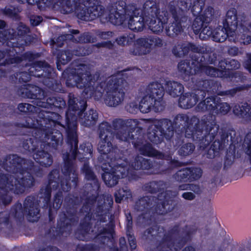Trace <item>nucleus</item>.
I'll list each match as a JSON object with an SVG mask.
<instances>
[{
	"label": "nucleus",
	"mask_w": 251,
	"mask_h": 251,
	"mask_svg": "<svg viewBox=\"0 0 251 251\" xmlns=\"http://www.w3.org/2000/svg\"><path fill=\"white\" fill-rule=\"evenodd\" d=\"M69 154L64 159V162L61 168L64 176L60 175L59 168L53 169L49 174L48 183L45 188L42 187L39 194L29 195L25 199L23 206L19 201L16 202L11 206L9 211L0 212V226H3L9 230L13 229L11 218L16 222L21 223L24 220V216L26 215L29 221L35 222L39 218V203L43 199L44 203L42 207L48 209L49 221L54 223L57 211L52 207L51 199V186L57 189L59 186L63 191H68L71 189L70 182L75 187L78 185V174L75 169L74 163L69 158Z\"/></svg>",
	"instance_id": "obj_1"
},
{
	"label": "nucleus",
	"mask_w": 251,
	"mask_h": 251,
	"mask_svg": "<svg viewBox=\"0 0 251 251\" xmlns=\"http://www.w3.org/2000/svg\"><path fill=\"white\" fill-rule=\"evenodd\" d=\"M219 130V126L211 114L203 115L200 121L195 116L190 118L181 113L177 114L173 122L167 118L155 119L148 127L147 136L152 144L158 145L164 138L169 140L175 132L192 139L200 150H205L218 135Z\"/></svg>",
	"instance_id": "obj_2"
},
{
	"label": "nucleus",
	"mask_w": 251,
	"mask_h": 251,
	"mask_svg": "<svg viewBox=\"0 0 251 251\" xmlns=\"http://www.w3.org/2000/svg\"><path fill=\"white\" fill-rule=\"evenodd\" d=\"M18 109L20 112L27 114L38 113L37 118L26 117L25 123L22 124L21 126L33 129V136L41 143V150H39L38 146L32 145V147H30L25 143H24V148L32 153L33 159L40 166L44 167L50 166L53 163L52 156L44 149L51 148L56 150L58 146L62 144V134L55 129L56 126L65 128V126L60 121L62 117L56 112L40 109L27 103H19ZM31 143L33 144V142Z\"/></svg>",
	"instance_id": "obj_3"
},
{
	"label": "nucleus",
	"mask_w": 251,
	"mask_h": 251,
	"mask_svg": "<svg viewBox=\"0 0 251 251\" xmlns=\"http://www.w3.org/2000/svg\"><path fill=\"white\" fill-rule=\"evenodd\" d=\"M68 109L66 112V142L69 148V153L67 152L63 156L64 159L69 154V158L73 162L78 154L85 156L88 154H91L93 152L92 146L83 143L78 149L77 117L81 124L86 127H90L95 125L98 119V113L96 110L91 109L84 112L87 106V101L81 97H76L73 93L68 94Z\"/></svg>",
	"instance_id": "obj_4"
},
{
	"label": "nucleus",
	"mask_w": 251,
	"mask_h": 251,
	"mask_svg": "<svg viewBox=\"0 0 251 251\" xmlns=\"http://www.w3.org/2000/svg\"><path fill=\"white\" fill-rule=\"evenodd\" d=\"M139 122L137 119H123L116 118L113 121V126L117 130L116 139L122 145L120 147L127 151L132 143L134 149L140 154L154 158H161L162 152L153 147L147 141L144 133V129L139 126Z\"/></svg>",
	"instance_id": "obj_5"
},
{
	"label": "nucleus",
	"mask_w": 251,
	"mask_h": 251,
	"mask_svg": "<svg viewBox=\"0 0 251 251\" xmlns=\"http://www.w3.org/2000/svg\"><path fill=\"white\" fill-rule=\"evenodd\" d=\"M0 166L8 172L19 173L23 176L20 178L14 177L12 192L17 195L24 193L26 189L34 185L35 180L32 173L37 176L42 173V170L35 165L33 161L22 158L16 154L7 155L2 160L0 158Z\"/></svg>",
	"instance_id": "obj_6"
},
{
	"label": "nucleus",
	"mask_w": 251,
	"mask_h": 251,
	"mask_svg": "<svg viewBox=\"0 0 251 251\" xmlns=\"http://www.w3.org/2000/svg\"><path fill=\"white\" fill-rule=\"evenodd\" d=\"M40 55L39 52L27 51L20 56L16 55L14 57L6 59L4 60L3 64H18L23 60L28 61L31 63L30 68L34 70L31 71L32 75L40 78L39 81L50 91L56 93H65L66 90L63 87L61 81L58 79L57 75L53 68L45 61H34Z\"/></svg>",
	"instance_id": "obj_7"
},
{
	"label": "nucleus",
	"mask_w": 251,
	"mask_h": 251,
	"mask_svg": "<svg viewBox=\"0 0 251 251\" xmlns=\"http://www.w3.org/2000/svg\"><path fill=\"white\" fill-rule=\"evenodd\" d=\"M128 18V28L133 31H141L147 25L148 19L140 14V9L134 3L126 4L125 1L119 0L114 12L110 11L108 15V21L115 25H121Z\"/></svg>",
	"instance_id": "obj_8"
},
{
	"label": "nucleus",
	"mask_w": 251,
	"mask_h": 251,
	"mask_svg": "<svg viewBox=\"0 0 251 251\" xmlns=\"http://www.w3.org/2000/svg\"><path fill=\"white\" fill-rule=\"evenodd\" d=\"M197 231L194 225H186L180 228L177 224L170 228L159 242L156 251H179L188 242L191 241Z\"/></svg>",
	"instance_id": "obj_9"
},
{
	"label": "nucleus",
	"mask_w": 251,
	"mask_h": 251,
	"mask_svg": "<svg viewBox=\"0 0 251 251\" xmlns=\"http://www.w3.org/2000/svg\"><path fill=\"white\" fill-rule=\"evenodd\" d=\"M99 136L100 140L99 142L98 150L100 153L99 161L101 164L108 162H113L120 159L126 158L122 152L124 149L120 151L116 146H113L112 142L117 133V130L107 122H102L99 126ZM116 137V136H115Z\"/></svg>",
	"instance_id": "obj_10"
},
{
	"label": "nucleus",
	"mask_w": 251,
	"mask_h": 251,
	"mask_svg": "<svg viewBox=\"0 0 251 251\" xmlns=\"http://www.w3.org/2000/svg\"><path fill=\"white\" fill-rule=\"evenodd\" d=\"M65 201L66 204V212L60 215L56 227H51L48 231V234L53 239L60 237L64 232L71 230L72 226L78 221L76 214L78 206L82 201L81 198L73 195L65 197Z\"/></svg>",
	"instance_id": "obj_11"
},
{
	"label": "nucleus",
	"mask_w": 251,
	"mask_h": 251,
	"mask_svg": "<svg viewBox=\"0 0 251 251\" xmlns=\"http://www.w3.org/2000/svg\"><path fill=\"white\" fill-rule=\"evenodd\" d=\"M63 77L66 79V85L72 88L76 86L79 89H83V92L87 95L90 92V95L93 94L91 91L94 90L92 76L89 71V67L85 64H80L75 69L64 70L62 73Z\"/></svg>",
	"instance_id": "obj_12"
},
{
	"label": "nucleus",
	"mask_w": 251,
	"mask_h": 251,
	"mask_svg": "<svg viewBox=\"0 0 251 251\" xmlns=\"http://www.w3.org/2000/svg\"><path fill=\"white\" fill-rule=\"evenodd\" d=\"M146 93L139 103L140 112L148 113L151 110L155 112L163 111L165 108L163 100L165 90L163 85L158 82H151L147 87Z\"/></svg>",
	"instance_id": "obj_13"
},
{
	"label": "nucleus",
	"mask_w": 251,
	"mask_h": 251,
	"mask_svg": "<svg viewBox=\"0 0 251 251\" xmlns=\"http://www.w3.org/2000/svg\"><path fill=\"white\" fill-rule=\"evenodd\" d=\"M165 183L163 180L152 181L146 184L145 190L151 194L159 192L158 200L161 201L155 205L153 212L157 215H164L172 211L176 203L171 191H164Z\"/></svg>",
	"instance_id": "obj_14"
},
{
	"label": "nucleus",
	"mask_w": 251,
	"mask_h": 251,
	"mask_svg": "<svg viewBox=\"0 0 251 251\" xmlns=\"http://www.w3.org/2000/svg\"><path fill=\"white\" fill-rule=\"evenodd\" d=\"M103 173L101 178L108 187L116 185L120 178L126 177L128 173V162L126 158L120 159L113 162H107L101 164Z\"/></svg>",
	"instance_id": "obj_15"
},
{
	"label": "nucleus",
	"mask_w": 251,
	"mask_h": 251,
	"mask_svg": "<svg viewBox=\"0 0 251 251\" xmlns=\"http://www.w3.org/2000/svg\"><path fill=\"white\" fill-rule=\"evenodd\" d=\"M244 21L245 17L243 16H238L235 8L229 9L227 11L226 18L223 21L222 29L214 30L212 36L213 40L222 43L228 38L229 41H231L238 25L243 26Z\"/></svg>",
	"instance_id": "obj_16"
},
{
	"label": "nucleus",
	"mask_w": 251,
	"mask_h": 251,
	"mask_svg": "<svg viewBox=\"0 0 251 251\" xmlns=\"http://www.w3.org/2000/svg\"><path fill=\"white\" fill-rule=\"evenodd\" d=\"M127 81L119 74L112 75L106 85L105 103L109 107H116L124 100Z\"/></svg>",
	"instance_id": "obj_17"
},
{
	"label": "nucleus",
	"mask_w": 251,
	"mask_h": 251,
	"mask_svg": "<svg viewBox=\"0 0 251 251\" xmlns=\"http://www.w3.org/2000/svg\"><path fill=\"white\" fill-rule=\"evenodd\" d=\"M181 3V5L184 6V10L176 7L173 2H169L168 5L169 12L171 14L174 21L166 26L165 33L168 36L172 38L176 37L183 31L182 23L187 20L185 11L189 10L192 5L191 2L188 6V3L185 1H182Z\"/></svg>",
	"instance_id": "obj_18"
},
{
	"label": "nucleus",
	"mask_w": 251,
	"mask_h": 251,
	"mask_svg": "<svg viewBox=\"0 0 251 251\" xmlns=\"http://www.w3.org/2000/svg\"><path fill=\"white\" fill-rule=\"evenodd\" d=\"M195 66L190 64V60H184L179 62L178 64V71L181 78L185 82V85L188 88H198L203 87L205 81L208 79L193 75L194 74L198 73L195 72Z\"/></svg>",
	"instance_id": "obj_19"
},
{
	"label": "nucleus",
	"mask_w": 251,
	"mask_h": 251,
	"mask_svg": "<svg viewBox=\"0 0 251 251\" xmlns=\"http://www.w3.org/2000/svg\"><path fill=\"white\" fill-rule=\"evenodd\" d=\"M205 84L203 87L198 88H189L194 91L193 92H187L181 95L178 100V105L183 109H189L193 107L199 101L203 100L208 89Z\"/></svg>",
	"instance_id": "obj_20"
},
{
	"label": "nucleus",
	"mask_w": 251,
	"mask_h": 251,
	"mask_svg": "<svg viewBox=\"0 0 251 251\" xmlns=\"http://www.w3.org/2000/svg\"><path fill=\"white\" fill-rule=\"evenodd\" d=\"M162 45V39L157 36L139 38L135 41L133 53L136 55H145L149 53L153 47H161Z\"/></svg>",
	"instance_id": "obj_21"
},
{
	"label": "nucleus",
	"mask_w": 251,
	"mask_h": 251,
	"mask_svg": "<svg viewBox=\"0 0 251 251\" xmlns=\"http://www.w3.org/2000/svg\"><path fill=\"white\" fill-rule=\"evenodd\" d=\"M96 2L97 3H93V5L90 2L88 7L85 4L76 6L74 11L77 18L87 21L90 20V18L94 20L101 17L105 12V8L99 3L97 0Z\"/></svg>",
	"instance_id": "obj_22"
},
{
	"label": "nucleus",
	"mask_w": 251,
	"mask_h": 251,
	"mask_svg": "<svg viewBox=\"0 0 251 251\" xmlns=\"http://www.w3.org/2000/svg\"><path fill=\"white\" fill-rule=\"evenodd\" d=\"M192 65H194L195 72L204 74L211 77H223L225 76V71L222 69L219 70L215 67L204 65L203 62L205 61L204 56L199 54L192 55Z\"/></svg>",
	"instance_id": "obj_23"
},
{
	"label": "nucleus",
	"mask_w": 251,
	"mask_h": 251,
	"mask_svg": "<svg viewBox=\"0 0 251 251\" xmlns=\"http://www.w3.org/2000/svg\"><path fill=\"white\" fill-rule=\"evenodd\" d=\"M29 32V28L26 25L22 23L17 26L16 29H9L5 31L4 35L2 37L7 39V41H13L16 43H19L22 41L25 42V45H24V50L25 47L29 45L31 42L30 39H28L26 34Z\"/></svg>",
	"instance_id": "obj_24"
},
{
	"label": "nucleus",
	"mask_w": 251,
	"mask_h": 251,
	"mask_svg": "<svg viewBox=\"0 0 251 251\" xmlns=\"http://www.w3.org/2000/svg\"><path fill=\"white\" fill-rule=\"evenodd\" d=\"M202 174L201 168L187 167L177 171L174 175L175 179L179 182H192L201 178Z\"/></svg>",
	"instance_id": "obj_25"
},
{
	"label": "nucleus",
	"mask_w": 251,
	"mask_h": 251,
	"mask_svg": "<svg viewBox=\"0 0 251 251\" xmlns=\"http://www.w3.org/2000/svg\"><path fill=\"white\" fill-rule=\"evenodd\" d=\"M5 45L7 47L5 50H0V61L6 56V59L14 57L16 55H20L24 51V45L25 42L22 41L16 43L13 41H7V39L1 36L0 34V45ZM6 58L5 59V60Z\"/></svg>",
	"instance_id": "obj_26"
},
{
	"label": "nucleus",
	"mask_w": 251,
	"mask_h": 251,
	"mask_svg": "<svg viewBox=\"0 0 251 251\" xmlns=\"http://www.w3.org/2000/svg\"><path fill=\"white\" fill-rule=\"evenodd\" d=\"M204 84L207 85L208 94L217 95L219 96L233 97L238 92L245 90L247 88V85H241L226 91H221V84L218 81L211 79H208L207 81L204 82Z\"/></svg>",
	"instance_id": "obj_27"
},
{
	"label": "nucleus",
	"mask_w": 251,
	"mask_h": 251,
	"mask_svg": "<svg viewBox=\"0 0 251 251\" xmlns=\"http://www.w3.org/2000/svg\"><path fill=\"white\" fill-rule=\"evenodd\" d=\"M115 236V224L114 216L111 215L109 222L104 227H98L94 238L99 240L101 244H104L108 238L113 239Z\"/></svg>",
	"instance_id": "obj_28"
},
{
	"label": "nucleus",
	"mask_w": 251,
	"mask_h": 251,
	"mask_svg": "<svg viewBox=\"0 0 251 251\" xmlns=\"http://www.w3.org/2000/svg\"><path fill=\"white\" fill-rule=\"evenodd\" d=\"M18 92L24 98L41 100L44 98V91L40 87L33 84H23L21 85Z\"/></svg>",
	"instance_id": "obj_29"
},
{
	"label": "nucleus",
	"mask_w": 251,
	"mask_h": 251,
	"mask_svg": "<svg viewBox=\"0 0 251 251\" xmlns=\"http://www.w3.org/2000/svg\"><path fill=\"white\" fill-rule=\"evenodd\" d=\"M152 201L148 196L141 198L135 203V207L137 211L143 212L141 217L142 219V223L149 225L151 221V216L149 215L151 212L152 208Z\"/></svg>",
	"instance_id": "obj_30"
},
{
	"label": "nucleus",
	"mask_w": 251,
	"mask_h": 251,
	"mask_svg": "<svg viewBox=\"0 0 251 251\" xmlns=\"http://www.w3.org/2000/svg\"><path fill=\"white\" fill-rule=\"evenodd\" d=\"M217 95H213V96L208 97L204 100H202L201 101L197 106V108L199 111L209 112V114L215 117V121H216V117L213 114L215 113V111L217 108V105L218 100H220V98ZM215 123L217 125L216 122Z\"/></svg>",
	"instance_id": "obj_31"
},
{
	"label": "nucleus",
	"mask_w": 251,
	"mask_h": 251,
	"mask_svg": "<svg viewBox=\"0 0 251 251\" xmlns=\"http://www.w3.org/2000/svg\"><path fill=\"white\" fill-rule=\"evenodd\" d=\"M238 16H243L245 17V21L243 26L238 25L237 28H239V33L237 34H235L234 31V35H233V38L231 41L234 43L239 42L241 44L248 45L251 43V35L249 34V29L246 26V17L243 13L242 14H238Z\"/></svg>",
	"instance_id": "obj_32"
},
{
	"label": "nucleus",
	"mask_w": 251,
	"mask_h": 251,
	"mask_svg": "<svg viewBox=\"0 0 251 251\" xmlns=\"http://www.w3.org/2000/svg\"><path fill=\"white\" fill-rule=\"evenodd\" d=\"M159 10V4L155 0H148L144 3L142 9H140V14L147 19L154 18L157 17Z\"/></svg>",
	"instance_id": "obj_33"
},
{
	"label": "nucleus",
	"mask_w": 251,
	"mask_h": 251,
	"mask_svg": "<svg viewBox=\"0 0 251 251\" xmlns=\"http://www.w3.org/2000/svg\"><path fill=\"white\" fill-rule=\"evenodd\" d=\"M113 204V198L111 197H107L102 203L98 204L96 209L99 216L98 221L100 223H105L107 221V214L110 213Z\"/></svg>",
	"instance_id": "obj_34"
},
{
	"label": "nucleus",
	"mask_w": 251,
	"mask_h": 251,
	"mask_svg": "<svg viewBox=\"0 0 251 251\" xmlns=\"http://www.w3.org/2000/svg\"><path fill=\"white\" fill-rule=\"evenodd\" d=\"M40 103V107L54 110H61L66 106V101L60 97H49L46 99V101H41Z\"/></svg>",
	"instance_id": "obj_35"
},
{
	"label": "nucleus",
	"mask_w": 251,
	"mask_h": 251,
	"mask_svg": "<svg viewBox=\"0 0 251 251\" xmlns=\"http://www.w3.org/2000/svg\"><path fill=\"white\" fill-rule=\"evenodd\" d=\"M97 201V197L95 196H90L86 198L82 206L79 210L80 214L84 215L83 218L91 221L94 218L92 211L93 207Z\"/></svg>",
	"instance_id": "obj_36"
},
{
	"label": "nucleus",
	"mask_w": 251,
	"mask_h": 251,
	"mask_svg": "<svg viewBox=\"0 0 251 251\" xmlns=\"http://www.w3.org/2000/svg\"><path fill=\"white\" fill-rule=\"evenodd\" d=\"M92 224L91 221L83 218L81 220L78 226L75 231V234L76 238L80 240H84L92 228Z\"/></svg>",
	"instance_id": "obj_37"
},
{
	"label": "nucleus",
	"mask_w": 251,
	"mask_h": 251,
	"mask_svg": "<svg viewBox=\"0 0 251 251\" xmlns=\"http://www.w3.org/2000/svg\"><path fill=\"white\" fill-rule=\"evenodd\" d=\"M198 25H192V28L195 34H199L200 38L202 40L208 39L211 36H213L214 31L209 26V24H201L198 23Z\"/></svg>",
	"instance_id": "obj_38"
},
{
	"label": "nucleus",
	"mask_w": 251,
	"mask_h": 251,
	"mask_svg": "<svg viewBox=\"0 0 251 251\" xmlns=\"http://www.w3.org/2000/svg\"><path fill=\"white\" fill-rule=\"evenodd\" d=\"M214 9L213 7L207 6L203 13L195 17L193 23L194 25H198V23L201 24H209L214 18Z\"/></svg>",
	"instance_id": "obj_39"
},
{
	"label": "nucleus",
	"mask_w": 251,
	"mask_h": 251,
	"mask_svg": "<svg viewBox=\"0 0 251 251\" xmlns=\"http://www.w3.org/2000/svg\"><path fill=\"white\" fill-rule=\"evenodd\" d=\"M218 67L225 71V75L227 77L229 75V74H226V72L238 69L240 67V63L236 60L226 58L220 60L218 64Z\"/></svg>",
	"instance_id": "obj_40"
},
{
	"label": "nucleus",
	"mask_w": 251,
	"mask_h": 251,
	"mask_svg": "<svg viewBox=\"0 0 251 251\" xmlns=\"http://www.w3.org/2000/svg\"><path fill=\"white\" fill-rule=\"evenodd\" d=\"M72 57L71 50L69 49L59 50L57 54L56 67L57 70L60 71H62L61 65L68 64L71 61Z\"/></svg>",
	"instance_id": "obj_41"
},
{
	"label": "nucleus",
	"mask_w": 251,
	"mask_h": 251,
	"mask_svg": "<svg viewBox=\"0 0 251 251\" xmlns=\"http://www.w3.org/2000/svg\"><path fill=\"white\" fill-rule=\"evenodd\" d=\"M166 87L169 95L174 98L180 97L184 92L183 85L177 81H167Z\"/></svg>",
	"instance_id": "obj_42"
},
{
	"label": "nucleus",
	"mask_w": 251,
	"mask_h": 251,
	"mask_svg": "<svg viewBox=\"0 0 251 251\" xmlns=\"http://www.w3.org/2000/svg\"><path fill=\"white\" fill-rule=\"evenodd\" d=\"M234 114L240 117L251 118V105L247 102H241L234 105L233 107Z\"/></svg>",
	"instance_id": "obj_43"
},
{
	"label": "nucleus",
	"mask_w": 251,
	"mask_h": 251,
	"mask_svg": "<svg viewBox=\"0 0 251 251\" xmlns=\"http://www.w3.org/2000/svg\"><path fill=\"white\" fill-rule=\"evenodd\" d=\"M151 160L149 159L137 156L131 164L132 168L136 170H149L151 168Z\"/></svg>",
	"instance_id": "obj_44"
},
{
	"label": "nucleus",
	"mask_w": 251,
	"mask_h": 251,
	"mask_svg": "<svg viewBox=\"0 0 251 251\" xmlns=\"http://www.w3.org/2000/svg\"><path fill=\"white\" fill-rule=\"evenodd\" d=\"M146 22H147V25L151 30L156 34L162 32L165 24V23L159 20L157 17L151 19L148 18V20H146Z\"/></svg>",
	"instance_id": "obj_45"
},
{
	"label": "nucleus",
	"mask_w": 251,
	"mask_h": 251,
	"mask_svg": "<svg viewBox=\"0 0 251 251\" xmlns=\"http://www.w3.org/2000/svg\"><path fill=\"white\" fill-rule=\"evenodd\" d=\"M163 160L152 162L151 161V168L149 169V173L152 175H164L168 172V168L164 166Z\"/></svg>",
	"instance_id": "obj_46"
},
{
	"label": "nucleus",
	"mask_w": 251,
	"mask_h": 251,
	"mask_svg": "<svg viewBox=\"0 0 251 251\" xmlns=\"http://www.w3.org/2000/svg\"><path fill=\"white\" fill-rule=\"evenodd\" d=\"M14 177L7 174H5L0 168V189H4L6 187H8L12 192V186L14 184Z\"/></svg>",
	"instance_id": "obj_47"
},
{
	"label": "nucleus",
	"mask_w": 251,
	"mask_h": 251,
	"mask_svg": "<svg viewBox=\"0 0 251 251\" xmlns=\"http://www.w3.org/2000/svg\"><path fill=\"white\" fill-rule=\"evenodd\" d=\"M233 141L231 137V144L229 145L228 149L226 151V155L225 157L224 168H228L234 162L236 158V147L233 145Z\"/></svg>",
	"instance_id": "obj_48"
},
{
	"label": "nucleus",
	"mask_w": 251,
	"mask_h": 251,
	"mask_svg": "<svg viewBox=\"0 0 251 251\" xmlns=\"http://www.w3.org/2000/svg\"><path fill=\"white\" fill-rule=\"evenodd\" d=\"M131 197V192L126 187L117 189L114 193L115 202L117 203H121L123 200H127Z\"/></svg>",
	"instance_id": "obj_49"
},
{
	"label": "nucleus",
	"mask_w": 251,
	"mask_h": 251,
	"mask_svg": "<svg viewBox=\"0 0 251 251\" xmlns=\"http://www.w3.org/2000/svg\"><path fill=\"white\" fill-rule=\"evenodd\" d=\"M160 227L157 225L153 226L144 231L143 238L146 241L150 242L155 239L156 236L159 233Z\"/></svg>",
	"instance_id": "obj_50"
},
{
	"label": "nucleus",
	"mask_w": 251,
	"mask_h": 251,
	"mask_svg": "<svg viewBox=\"0 0 251 251\" xmlns=\"http://www.w3.org/2000/svg\"><path fill=\"white\" fill-rule=\"evenodd\" d=\"M52 189L54 190H58V191L55 194L54 196L53 201L52 203V207H53V208L55 209L56 210H57L60 208L62 204L63 199V192H69L71 189L67 191H65L61 189V187L60 186L56 189H53V187L51 186V190Z\"/></svg>",
	"instance_id": "obj_51"
},
{
	"label": "nucleus",
	"mask_w": 251,
	"mask_h": 251,
	"mask_svg": "<svg viewBox=\"0 0 251 251\" xmlns=\"http://www.w3.org/2000/svg\"><path fill=\"white\" fill-rule=\"evenodd\" d=\"M135 36L133 33H125L117 37L115 41L117 44L124 46L125 45H130L135 42Z\"/></svg>",
	"instance_id": "obj_52"
},
{
	"label": "nucleus",
	"mask_w": 251,
	"mask_h": 251,
	"mask_svg": "<svg viewBox=\"0 0 251 251\" xmlns=\"http://www.w3.org/2000/svg\"><path fill=\"white\" fill-rule=\"evenodd\" d=\"M18 12L17 8L12 5L6 6L0 10V12L2 15L12 19H16L18 17Z\"/></svg>",
	"instance_id": "obj_53"
},
{
	"label": "nucleus",
	"mask_w": 251,
	"mask_h": 251,
	"mask_svg": "<svg viewBox=\"0 0 251 251\" xmlns=\"http://www.w3.org/2000/svg\"><path fill=\"white\" fill-rule=\"evenodd\" d=\"M195 149V146L193 143H184L179 148L178 153L181 156L186 157L192 154Z\"/></svg>",
	"instance_id": "obj_54"
},
{
	"label": "nucleus",
	"mask_w": 251,
	"mask_h": 251,
	"mask_svg": "<svg viewBox=\"0 0 251 251\" xmlns=\"http://www.w3.org/2000/svg\"><path fill=\"white\" fill-rule=\"evenodd\" d=\"M222 146L217 142H213L207 151L206 156L207 158L213 159L219 154V151L223 150Z\"/></svg>",
	"instance_id": "obj_55"
},
{
	"label": "nucleus",
	"mask_w": 251,
	"mask_h": 251,
	"mask_svg": "<svg viewBox=\"0 0 251 251\" xmlns=\"http://www.w3.org/2000/svg\"><path fill=\"white\" fill-rule=\"evenodd\" d=\"M173 53L176 57H183L190 51L188 44H182L180 46L175 47L172 50Z\"/></svg>",
	"instance_id": "obj_56"
},
{
	"label": "nucleus",
	"mask_w": 251,
	"mask_h": 251,
	"mask_svg": "<svg viewBox=\"0 0 251 251\" xmlns=\"http://www.w3.org/2000/svg\"><path fill=\"white\" fill-rule=\"evenodd\" d=\"M82 172L85 175V178L88 181H98L97 176L88 163H85L82 167Z\"/></svg>",
	"instance_id": "obj_57"
},
{
	"label": "nucleus",
	"mask_w": 251,
	"mask_h": 251,
	"mask_svg": "<svg viewBox=\"0 0 251 251\" xmlns=\"http://www.w3.org/2000/svg\"><path fill=\"white\" fill-rule=\"evenodd\" d=\"M91 50L87 47L83 46H76L73 50H71L73 56H84L88 55L91 53Z\"/></svg>",
	"instance_id": "obj_58"
},
{
	"label": "nucleus",
	"mask_w": 251,
	"mask_h": 251,
	"mask_svg": "<svg viewBox=\"0 0 251 251\" xmlns=\"http://www.w3.org/2000/svg\"><path fill=\"white\" fill-rule=\"evenodd\" d=\"M31 71H34L32 69L30 68L29 73L26 72H21L18 73H16V75H14V77L16 80H18V81L21 83H25V84H27L26 83L29 81L31 78V76H33L32 75V73Z\"/></svg>",
	"instance_id": "obj_59"
},
{
	"label": "nucleus",
	"mask_w": 251,
	"mask_h": 251,
	"mask_svg": "<svg viewBox=\"0 0 251 251\" xmlns=\"http://www.w3.org/2000/svg\"><path fill=\"white\" fill-rule=\"evenodd\" d=\"M14 124L11 122H0V133L6 136L13 134Z\"/></svg>",
	"instance_id": "obj_60"
},
{
	"label": "nucleus",
	"mask_w": 251,
	"mask_h": 251,
	"mask_svg": "<svg viewBox=\"0 0 251 251\" xmlns=\"http://www.w3.org/2000/svg\"><path fill=\"white\" fill-rule=\"evenodd\" d=\"M204 6V2L202 0H196L191 5V12L194 17L200 15Z\"/></svg>",
	"instance_id": "obj_61"
},
{
	"label": "nucleus",
	"mask_w": 251,
	"mask_h": 251,
	"mask_svg": "<svg viewBox=\"0 0 251 251\" xmlns=\"http://www.w3.org/2000/svg\"><path fill=\"white\" fill-rule=\"evenodd\" d=\"M217 108L215 111V114L226 115L230 111L231 106L227 102H222L220 99V100H218L217 102Z\"/></svg>",
	"instance_id": "obj_62"
},
{
	"label": "nucleus",
	"mask_w": 251,
	"mask_h": 251,
	"mask_svg": "<svg viewBox=\"0 0 251 251\" xmlns=\"http://www.w3.org/2000/svg\"><path fill=\"white\" fill-rule=\"evenodd\" d=\"M219 134H220V140H215L214 142H217L218 143L220 144V145L221 144V148L222 150L225 148L226 143L228 144V138L229 137V134H230V137H232V140L233 141V143L235 142L234 141V138L232 137L230 133L226 132V130L222 129L221 132H220Z\"/></svg>",
	"instance_id": "obj_63"
},
{
	"label": "nucleus",
	"mask_w": 251,
	"mask_h": 251,
	"mask_svg": "<svg viewBox=\"0 0 251 251\" xmlns=\"http://www.w3.org/2000/svg\"><path fill=\"white\" fill-rule=\"evenodd\" d=\"M77 251H99V248L96 245L90 243L82 245H77Z\"/></svg>",
	"instance_id": "obj_64"
}]
</instances>
